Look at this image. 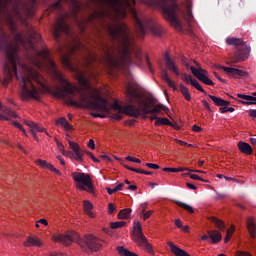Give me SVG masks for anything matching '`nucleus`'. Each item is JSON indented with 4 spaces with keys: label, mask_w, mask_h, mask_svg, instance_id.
I'll use <instances>...</instances> for the list:
<instances>
[{
    "label": "nucleus",
    "mask_w": 256,
    "mask_h": 256,
    "mask_svg": "<svg viewBox=\"0 0 256 256\" xmlns=\"http://www.w3.org/2000/svg\"><path fill=\"white\" fill-rule=\"evenodd\" d=\"M227 231H229V235L232 236L233 233L235 232V226H232L230 229H228Z\"/></svg>",
    "instance_id": "obj_62"
},
{
    "label": "nucleus",
    "mask_w": 256,
    "mask_h": 256,
    "mask_svg": "<svg viewBox=\"0 0 256 256\" xmlns=\"http://www.w3.org/2000/svg\"><path fill=\"white\" fill-rule=\"evenodd\" d=\"M185 175H187L188 177H190V179H193L194 181H202V183H207V181L201 178L199 175L191 173H186Z\"/></svg>",
    "instance_id": "obj_35"
},
{
    "label": "nucleus",
    "mask_w": 256,
    "mask_h": 256,
    "mask_svg": "<svg viewBox=\"0 0 256 256\" xmlns=\"http://www.w3.org/2000/svg\"><path fill=\"white\" fill-rule=\"evenodd\" d=\"M238 149L245 155H251L253 153V148L247 142H238Z\"/></svg>",
    "instance_id": "obj_20"
},
{
    "label": "nucleus",
    "mask_w": 256,
    "mask_h": 256,
    "mask_svg": "<svg viewBox=\"0 0 256 256\" xmlns=\"http://www.w3.org/2000/svg\"><path fill=\"white\" fill-rule=\"evenodd\" d=\"M123 112H118L116 114H112V118L115 119L116 121H121V119H123V115L121 114Z\"/></svg>",
    "instance_id": "obj_39"
},
{
    "label": "nucleus",
    "mask_w": 256,
    "mask_h": 256,
    "mask_svg": "<svg viewBox=\"0 0 256 256\" xmlns=\"http://www.w3.org/2000/svg\"><path fill=\"white\" fill-rule=\"evenodd\" d=\"M46 169H49V171L56 173V175H61V171H59L57 168H55V166H53L50 163H48V165L46 166Z\"/></svg>",
    "instance_id": "obj_36"
},
{
    "label": "nucleus",
    "mask_w": 256,
    "mask_h": 256,
    "mask_svg": "<svg viewBox=\"0 0 256 256\" xmlns=\"http://www.w3.org/2000/svg\"><path fill=\"white\" fill-rule=\"evenodd\" d=\"M248 115L249 117H252V119H256V109H250Z\"/></svg>",
    "instance_id": "obj_46"
},
{
    "label": "nucleus",
    "mask_w": 256,
    "mask_h": 256,
    "mask_svg": "<svg viewBox=\"0 0 256 256\" xmlns=\"http://www.w3.org/2000/svg\"><path fill=\"white\" fill-rule=\"evenodd\" d=\"M102 231L106 233V235H113V228H103Z\"/></svg>",
    "instance_id": "obj_48"
},
{
    "label": "nucleus",
    "mask_w": 256,
    "mask_h": 256,
    "mask_svg": "<svg viewBox=\"0 0 256 256\" xmlns=\"http://www.w3.org/2000/svg\"><path fill=\"white\" fill-rule=\"evenodd\" d=\"M128 189H129L130 191H136L137 185H130V186H128Z\"/></svg>",
    "instance_id": "obj_63"
},
{
    "label": "nucleus",
    "mask_w": 256,
    "mask_h": 256,
    "mask_svg": "<svg viewBox=\"0 0 256 256\" xmlns=\"http://www.w3.org/2000/svg\"><path fill=\"white\" fill-rule=\"evenodd\" d=\"M174 203H176V205H178V207H181V209H184L188 213H195V211L193 210V207H191V205H189L185 202L175 200Z\"/></svg>",
    "instance_id": "obj_24"
},
{
    "label": "nucleus",
    "mask_w": 256,
    "mask_h": 256,
    "mask_svg": "<svg viewBox=\"0 0 256 256\" xmlns=\"http://www.w3.org/2000/svg\"><path fill=\"white\" fill-rule=\"evenodd\" d=\"M117 251L122 256H138L137 254L129 251L128 249H125V247H123V246H119L117 248Z\"/></svg>",
    "instance_id": "obj_29"
},
{
    "label": "nucleus",
    "mask_w": 256,
    "mask_h": 256,
    "mask_svg": "<svg viewBox=\"0 0 256 256\" xmlns=\"http://www.w3.org/2000/svg\"><path fill=\"white\" fill-rule=\"evenodd\" d=\"M123 187H125V184L120 183L114 189L107 188V193H108V195H113V193H117V191H121V189H123Z\"/></svg>",
    "instance_id": "obj_34"
},
{
    "label": "nucleus",
    "mask_w": 256,
    "mask_h": 256,
    "mask_svg": "<svg viewBox=\"0 0 256 256\" xmlns=\"http://www.w3.org/2000/svg\"><path fill=\"white\" fill-rule=\"evenodd\" d=\"M182 79L188 85L190 84V85H192V87H195V89H197V91H200L204 95H207V97H209V99H212L213 103L215 105H217V107H223V99L219 98L217 96L211 95V94H207V91H205V89H203L201 84H199V82L196 79H193V77L191 75L184 74Z\"/></svg>",
    "instance_id": "obj_8"
},
{
    "label": "nucleus",
    "mask_w": 256,
    "mask_h": 256,
    "mask_svg": "<svg viewBox=\"0 0 256 256\" xmlns=\"http://www.w3.org/2000/svg\"><path fill=\"white\" fill-rule=\"evenodd\" d=\"M107 7L108 9L102 8L101 10L85 15V10L89 9V6H71L70 13L59 16L55 24L52 25V35L57 43L61 41V33L71 35V27L67 24V19H74L82 26V31H85L86 27H93L98 36L99 41L97 45L102 54L99 57L97 54H93V52L87 50V55L84 56L82 64L85 68L84 71L79 67L81 62L78 61V64H75L72 60V57L81 53L83 49L81 42L66 46V54L60 48V59L63 67L76 73V77L82 87L77 88L70 84L63 77V74L59 72L57 64H55V61L49 55V50L43 49L39 51L35 48V44L41 41V35L29 24L27 17H33L37 6H16V21H19L25 27L22 33L17 32L16 24V79L20 81L22 99L41 101V90L31 82L36 81V83H41V75L25 64H21L19 45L22 47L28 46L33 51L37 59L34 64L37 67H41L43 61H45L54 77L62 83V87H57L54 92L56 97L67 99L69 95L78 93V102L70 98L68 99V105L77 107L78 109H93L94 111L107 113V115L111 113V109H114V111L138 119L139 108L135 105L123 107L117 101L111 105L107 99L101 96V92L97 88L93 89L91 95H89L87 91L91 89V84H89L88 78H97L95 63L103 65L108 71H113V69H119L123 65H131L133 63L141 65L143 62L141 48L135 44V38L129 30V26L123 21V19H127L128 13L134 19L136 35L140 39L145 37L147 31H152L154 35H161L163 30L159 25L153 23V20L139 16L135 6Z\"/></svg>",
    "instance_id": "obj_1"
},
{
    "label": "nucleus",
    "mask_w": 256,
    "mask_h": 256,
    "mask_svg": "<svg viewBox=\"0 0 256 256\" xmlns=\"http://www.w3.org/2000/svg\"><path fill=\"white\" fill-rule=\"evenodd\" d=\"M163 171H165L166 173H181L183 171H189V168H183V167H179V168H163Z\"/></svg>",
    "instance_id": "obj_31"
},
{
    "label": "nucleus",
    "mask_w": 256,
    "mask_h": 256,
    "mask_svg": "<svg viewBox=\"0 0 256 256\" xmlns=\"http://www.w3.org/2000/svg\"><path fill=\"white\" fill-rule=\"evenodd\" d=\"M127 222L125 221H118V222H111L110 227L111 229H121V227H125Z\"/></svg>",
    "instance_id": "obj_33"
},
{
    "label": "nucleus",
    "mask_w": 256,
    "mask_h": 256,
    "mask_svg": "<svg viewBox=\"0 0 256 256\" xmlns=\"http://www.w3.org/2000/svg\"><path fill=\"white\" fill-rule=\"evenodd\" d=\"M86 155H88V157H90L94 163H99V159H97L91 152H86Z\"/></svg>",
    "instance_id": "obj_43"
},
{
    "label": "nucleus",
    "mask_w": 256,
    "mask_h": 256,
    "mask_svg": "<svg viewBox=\"0 0 256 256\" xmlns=\"http://www.w3.org/2000/svg\"><path fill=\"white\" fill-rule=\"evenodd\" d=\"M146 167H149V169H160L158 164L153 163H146Z\"/></svg>",
    "instance_id": "obj_47"
},
{
    "label": "nucleus",
    "mask_w": 256,
    "mask_h": 256,
    "mask_svg": "<svg viewBox=\"0 0 256 256\" xmlns=\"http://www.w3.org/2000/svg\"><path fill=\"white\" fill-rule=\"evenodd\" d=\"M56 123L57 125H61V127H64L66 131H73V126L69 124V122L67 121V118L65 117H61L60 119L57 120Z\"/></svg>",
    "instance_id": "obj_23"
},
{
    "label": "nucleus",
    "mask_w": 256,
    "mask_h": 256,
    "mask_svg": "<svg viewBox=\"0 0 256 256\" xmlns=\"http://www.w3.org/2000/svg\"><path fill=\"white\" fill-rule=\"evenodd\" d=\"M114 212H115V205L113 203H109L108 204V213H109V215H113Z\"/></svg>",
    "instance_id": "obj_42"
},
{
    "label": "nucleus",
    "mask_w": 256,
    "mask_h": 256,
    "mask_svg": "<svg viewBox=\"0 0 256 256\" xmlns=\"http://www.w3.org/2000/svg\"><path fill=\"white\" fill-rule=\"evenodd\" d=\"M182 15L186 23H188L189 27H191V25H193L194 19H193V11L189 7V5L187 6L186 11L182 12Z\"/></svg>",
    "instance_id": "obj_22"
},
{
    "label": "nucleus",
    "mask_w": 256,
    "mask_h": 256,
    "mask_svg": "<svg viewBox=\"0 0 256 256\" xmlns=\"http://www.w3.org/2000/svg\"><path fill=\"white\" fill-rule=\"evenodd\" d=\"M180 91H181L184 99H186V101H191V93H189V88H187L183 84H180Z\"/></svg>",
    "instance_id": "obj_27"
},
{
    "label": "nucleus",
    "mask_w": 256,
    "mask_h": 256,
    "mask_svg": "<svg viewBox=\"0 0 256 256\" xmlns=\"http://www.w3.org/2000/svg\"><path fill=\"white\" fill-rule=\"evenodd\" d=\"M126 161H131L132 163H141V159L135 158L133 156H127Z\"/></svg>",
    "instance_id": "obj_38"
},
{
    "label": "nucleus",
    "mask_w": 256,
    "mask_h": 256,
    "mask_svg": "<svg viewBox=\"0 0 256 256\" xmlns=\"http://www.w3.org/2000/svg\"><path fill=\"white\" fill-rule=\"evenodd\" d=\"M131 209L125 208L119 211L118 213V219H129L131 217Z\"/></svg>",
    "instance_id": "obj_25"
},
{
    "label": "nucleus",
    "mask_w": 256,
    "mask_h": 256,
    "mask_svg": "<svg viewBox=\"0 0 256 256\" xmlns=\"http://www.w3.org/2000/svg\"><path fill=\"white\" fill-rule=\"evenodd\" d=\"M227 45H234L236 47V51L234 52L233 57L231 58L232 63H239L240 61H245L247 57H249V51L251 48L243 42L241 38H227Z\"/></svg>",
    "instance_id": "obj_5"
},
{
    "label": "nucleus",
    "mask_w": 256,
    "mask_h": 256,
    "mask_svg": "<svg viewBox=\"0 0 256 256\" xmlns=\"http://www.w3.org/2000/svg\"><path fill=\"white\" fill-rule=\"evenodd\" d=\"M237 97L239 99H242V100H239L240 103H242V105H256V99L255 97L252 95H247V94H237Z\"/></svg>",
    "instance_id": "obj_16"
},
{
    "label": "nucleus",
    "mask_w": 256,
    "mask_h": 256,
    "mask_svg": "<svg viewBox=\"0 0 256 256\" xmlns=\"http://www.w3.org/2000/svg\"><path fill=\"white\" fill-rule=\"evenodd\" d=\"M158 119H159V117L157 115H155V114H152L150 116V121H157Z\"/></svg>",
    "instance_id": "obj_60"
},
{
    "label": "nucleus",
    "mask_w": 256,
    "mask_h": 256,
    "mask_svg": "<svg viewBox=\"0 0 256 256\" xmlns=\"http://www.w3.org/2000/svg\"><path fill=\"white\" fill-rule=\"evenodd\" d=\"M247 223V230L250 236V246L252 249L256 247V223L253 217H249L246 221Z\"/></svg>",
    "instance_id": "obj_10"
},
{
    "label": "nucleus",
    "mask_w": 256,
    "mask_h": 256,
    "mask_svg": "<svg viewBox=\"0 0 256 256\" xmlns=\"http://www.w3.org/2000/svg\"><path fill=\"white\" fill-rule=\"evenodd\" d=\"M52 240L55 243H62L65 247H70V245L75 242L82 249H90V251H99L102 245L99 243L97 237L88 234L84 238L79 237V234L75 231H68L65 234H54Z\"/></svg>",
    "instance_id": "obj_2"
},
{
    "label": "nucleus",
    "mask_w": 256,
    "mask_h": 256,
    "mask_svg": "<svg viewBox=\"0 0 256 256\" xmlns=\"http://www.w3.org/2000/svg\"><path fill=\"white\" fill-rule=\"evenodd\" d=\"M68 143L71 149L74 151L75 159L80 163H83V151L81 150V147H79V144L71 140H69Z\"/></svg>",
    "instance_id": "obj_13"
},
{
    "label": "nucleus",
    "mask_w": 256,
    "mask_h": 256,
    "mask_svg": "<svg viewBox=\"0 0 256 256\" xmlns=\"http://www.w3.org/2000/svg\"><path fill=\"white\" fill-rule=\"evenodd\" d=\"M186 185H187L188 189H192L193 191H197V186H195L194 184L187 183Z\"/></svg>",
    "instance_id": "obj_55"
},
{
    "label": "nucleus",
    "mask_w": 256,
    "mask_h": 256,
    "mask_svg": "<svg viewBox=\"0 0 256 256\" xmlns=\"http://www.w3.org/2000/svg\"><path fill=\"white\" fill-rule=\"evenodd\" d=\"M250 143L255 146L256 145V138H250Z\"/></svg>",
    "instance_id": "obj_64"
},
{
    "label": "nucleus",
    "mask_w": 256,
    "mask_h": 256,
    "mask_svg": "<svg viewBox=\"0 0 256 256\" xmlns=\"http://www.w3.org/2000/svg\"><path fill=\"white\" fill-rule=\"evenodd\" d=\"M150 7H161L163 15L169 23L175 27L178 31H183V26L179 21V13H181V8L177 4V0H150L148 1Z\"/></svg>",
    "instance_id": "obj_3"
},
{
    "label": "nucleus",
    "mask_w": 256,
    "mask_h": 256,
    "mask_svg": "<svg viewBox=\"0 0 256 256\" xmlns=\"http://www.w3.org/2000/svg\"><path fill=\"white\" fill-rule=\"evenodd\" d=\"M167 245L175 256H190L189 253L179 248V246L175 245L173 242H167Z\"/></svg>",
    "instance_id": "obj_18"
},
{
    "label": "nucleus",
    "mask_w": 256,
    "mask_h": 256,
    "mask_svg": "<svg viewBox=\"0 0 256 256\" xmlns=\"http://www.w3.org/2000/svg\"><path fill=\"white\" fill-rule=\"evenodd\" d=\"M210 220L218 229H220V231H225V223L223 221L219 220L216 217H212L210 218Z\"/></svg>",
    "instance_id": "obj_28"
},
{
    "label": "nucleus",
    "mask_w": 256,
    "mask_h": 256,
    "mask_svg": "<svg viewBox=\"0 0 256 256\" xmlns=\"http://www.w3.org/2000/svg\"><path fill=\"white\" fill-rule=\"evenodd\" d=\"M236 256H251V253L239 250L236 252Z\"/></svg>",
    "instance_id": "obj_44"
},
{
    "label": "nucleus",
    "mask_w": 256,
    "mask_h": 256,
    "mask_svg": "<svg viewBox=\"0 0 256 256\" xmlns=\"http://www.w3.org/2000/svg\"><path fill=\"white\" fill-rule=\"evenodd\" d=\"M214 76L216 77V79H218V81H221V83H227L225 79L221 78V76H219L217 72L214 73Z\"/></svg>",
    "instance_id": "obj_54"
},
{
    "label": "nucleus",
    "mask_w": 256,
    "mask_h": 256,
    "mask_svg": "<svg viewBox=\"0 0 256 256\" xmlns=\"http://www.w3.org/2000/svg\"><path fill=\"white\" fill-rule=\"evenodd\" d=\"M24 123L30 127V131H32V134H33V138L36 140V141H39V137H37V134L36 133H46V135H49L47 133V131L45 130L44 127L40 126L39 124L33 122V121H29V120H26L24 121Z\"/></svg>",
    "instance_id": "obj_12"
},
{
    "label": "nucleus",
    "mask_w": 256,
    "mask_h": 256,
    "mask_svg": "<svg viewBox=\"0 0 256 256\" xmlns=\"http://www.w3.org/2000/svg\"><path fill=\"white\" fill-rule=\"evenodd\" d=\"M72 179L76 183L77 189L80 191H86L90 195H95V187L93 186V180L89 174L83 172H73Z\"/></svg>",
    "instance_id": "obj_6"
},
{
    "label": "nucleus",
    "mask_w": 256,
    "mask_h": 256,
    "mask_svg": "<svg viewBox=\"0 0 256 256\" xmlns=\"http://www.w3.org/2000/svg\"><path fill=\"white\" fill-rule=\"evenodd\" d=\"M132 239L139 245V247H143L145 251H147L150 255H153V246L149 244L147 237H145V234H143V228L141 227L140 222H137L134 225Z\"/></svg>",
    "instance_id": "obj_7"
},
{
    "label": "nucleus",
    "mask_w": 256,
    "mask_h": 256,
    "mask_svg": "<svg viewBox=\"0 0 256 256\" xmlns=\"http://www.w3.org/2000/svg\"><path fill=\"white\" fill-rule=\"evenodd\" d=\"M43 242L37 236H29L24 242V247H42Z\"/></svg>",
    "instance_id": "obj_15"
},
{
    "label": "nucleus",
    "mask_w": 256,
    "mask_h": 256,
    "mask_svg": "<svg viewBox=\"0 0 256 256\" xmlns=\"http://www.w3.org/2000/svg\"><path fill=\"white\" fill-rule=\"evenodd\" d=\"M202 130H203V128H201L198 125L192 126V131H195L196 133H201Z\"/></svg>",
    "instance_id": "obj_49"
},
{
    "label": "nucleus",
    "mask_w": 256,
    "mask_h": 256,
    "mask_svg": "<svg viewBox=\"0 0 256 256\" xmlns=\"http://www.w3.org/2000/svg\"><path fill=\"white\" fill-rule=\"evenodd\" d=\"M161 110L166 111L167 107H165L163 104H158L150 109V115H155V113H161Z\"/></svg>",
    "instance_id": "obj_30"
},
{
    "label": "nucleus",
    "mask_w": 256,
    "mask_h": 256,
    "mask_svg": "<svg viewBox=\"0 0 256 256\" xmlns=\"http://www.w3.org/2000/svg\"><path fill=\"white\" fill-rule=\"evenodd\" d=\"M202 104L204 105V107H205V109L207 110V111H212L211 110V106H209V103L208 102H206V100H202Z\"/></svg>",
    "instance_id": "obj_51"
},
{
    "label": "nucleus",
    "mask_w": 256,
    "mask_h": 256,
    "mask_svg": "<svg viewBox=\"0 0 256 256\" xmlns=\"http://www.w3.org/2000/svg\"><path fill=\"white\" fill-rule=\"evenodd\" d=\"M227 105H231V102L222 99V107H227Z\"/></svg>",
    "instance_id": "obj_59"
},
{
    "label": "nucleus",
    "mask_w": 256,
    "mask_h": 256,
    "mask_svg": "<svg viewBox=\"0 0 256 256\" xmlns=\"http://www.w3.org/2000/svg\"><path fill=\"white\" fill-rule=\"evenodd\" d=\"M175 225L178 227V229L183 228V222H181V219H176Z\"/></svg>",
    "instance_id": "obj_50"
},
{
    "label": "nucleus",
    "mask_w": 256,
    "mask_h": 256,
    "mask_svg": "<svg viewBox=\"0 0 256 256\" xmlns=\"http://www.w3.org/2000/svg\"><path fill=\"white\" fill-rule=\"evenodd\" d=\"M88 147L92 150L95 149V141L93 139L89 140Z\"/></svg>",
    "instance_id": "obj_52"
},
{
    "label": "nucleus",
    "mask_w": 256,
    "mask_h": 256,
    "mask_svg": "<svg viewBox=\"0 0 256 256\" xmlns=\"http://www.w3.org/2000/svg\"><path fill=\"white\" fill-rule=\"evenodd\" d=\"M91 209H93V204L89 200L84 201V211H85V213H87V215L89 217H95V215L93 214Z\"/></svg>",
    "instance_id": "obj_26"
},
{
    "label": "nucleus",
    "mask_w": 256,
    "mask_h": 256,
    "mask_svg": "<svg viewBox=\"0 0 256 256\" xmlns=\"http://www.w3.org/2000/svg\"><path fill=\"white\" fill-rule=\"evenodd\" d=\"M207 235H209V238L211 239L214 245L219 243V241H221L222 239L221 232L217 230H208Z\"/></svg>",
    "instance_id": "obj_21"
},
{
    "label": "nucleus",
    "mask_w": 256,
    "mask_h": 256,
    "mask_svg": "<svg viewBox=\"0 0 256 256\" xmlns=\"http://www.w3.org/2000/svg\"><path fill=\"white\" fill-rule=\"evenodd\" d=\"M146 65H147L150 73H155V69H153V66L151 65V61H149V57H146Z\"/></svg>",
    "instance_id": "obj_40"
},
{
    "label": "nucleus",
    "mask_w": 256,
    "mask_h": 256,
    "mask_svg": "<svg viewBox=\"0 0 256 256\" xmlns=\"http://www.w3.org/2000/svg\"><path fill=\"white\" fill-rule=\"evenodd\" d=\"M14 127H16L17 129H19L20 131H22V133H24V135H27V131H25V128H23V125H21V123L19 122H13Z\"/></svg>",
    "instance_id": "obj_37"
},
{
    "label": "nucleus",
    "mask_w": 256,
    "mask_h": 256,
    "mask_svg": "<svg viewBox=\"0 0 256 256\" xmlns=\"http://www.w3.org/2000/svg\"><path fill=\"white\" fill-rule=\"evenodd\" d=\"M194 64L198 68H195L194 66L190 67V71L192 72V75L196 76V78L199 79L201 83H204V85H210V86L215 85L213 80H211L209 76H207L209 75V72L201 68V66L199 65V62L194 61Z\"/></svg>",
    "instance_id": "obj_9"
},
{
    "label": "nucleus",
    "mask_w": 256,
    "mask_h": 256,
    "mask_svg": "<svg viewBox=\"0 0 256 256\" xmlns=\"http://www.w3.org/2000/svg\"><path fill=\"white\" fill-rule=\"evenodd\" d=\"M228 107L227 106H224V107H220L219 110L221 113H228Z\"/></svg>",
    "instance_id": "obj_58"
},
{
    "label": "nucleus",
    "mask_w": 256,
    "mask_h": 256,
    "mask_svg": "<svg viewBox=\"0 0 256 256\" xmlns=\"http://www.w3.org/2000/svg\"><path fill=\"white\" fill-rule=\"evenodd\" d=\"M219 69H223V71L227 73L228 77H234L235 79H237V77H249V73L238 68L219 66Z\"/></svg>",
    "instance_id": "obj_11"
},
{
    "label": "nucleus",
    "mask_w": 256,
    "mask_h": 256,
    "mask_svg": "<svg viewBox=\"0 0 256 256\" xmlns=\"http://www.w3.org/2000/svg\"><path fill=\"white\" fill-rule=\"evenodd\" d=\"M165 61H166V67L170 71H172V73H175L177 77H179V75H181V73L179 72V68H177V65H175V62L171 59V57H169V55L165 56Z\"/></svg>",
    "instance_id": "obj_17"
},
{
    "label": "nucleus",
    "mask_w": 256,
    "mask_h": 256,
    "mask_svg": "<svg viewBox=\"0 0 256 256\" xmlns=\"http://www.w3.org/2000/svg\"><path fill=\"white\" fill-rule=\"evenodd\" d=\"M161 77L163 81H165V83H167V85L171 87V89H173L174 91H177V86L175 85V82L171 80V78H169V73H167V70L165 69L161 70Z\"/></svg>",
    "instance_id": "obj_19"
},
{
    "label": "nucleus",
    "mask_w": 256,
    "mask_h": 256,
    "mask_svg": "<svg viewBox=\"0 0 256 256\" xmlns=\"http://www.w3.org/2000/svg\"><path fill=\"white\" fill-rule=\"evenodd\" d=\"M125 93L131 103L139 105V107H136L139 110V117L141 116V113L144 115H151V107L148 103L143 101V95L137 91V88H135L133 84L128 83L126 85Z\"/></svg>",
    "instance_id": "obj_4"
},
{
    "label": "nucleus",
    "mask_w": 256,
    "mask_h": 256,
    "mask_svg": "<svg viewBox=\"0 0 256 256\" xmlns=\"http://www.w3.org/2000/svg\"><path fill=\"white\" fill-rule=\"evenodd\" d=\"M92 117H100L101 119H105V117H107V116L104 115V114L93 113V114H92Z\"/></svg>",
    "instance_id": "obj_56"
},
{
    "label": "nucleus",
    "mask_w": 256,
    "mask_h": 256,
    "mask_svg": "<svg viewBox=\"0 0 256 256\" xmlns=\"http://www.w3.org/2000/svg\"><path fill=\"white\" fill-rule=\"evenodd\" d=\"M141 215H143V220L145 221V220L149 219L151 217V215H153V211L149 210L147 212L142 213Z\"/></svg>",
    "instance_id": "obj_41"
},
{
    "label": "nucleus",
    "mask_w": 256,
    "mask_h": 256,
    "mask_svg": "<svg viewBox=\"0 0 256 256\" xmlns=\"http://www.w3.org/2000/svg\"><path fill=\"white\" fill-rule=\"evenodd\" d=\"M0 111H3V113H4V115L0 114V121H9L10 117L17 118V113H15V111H13L7 107H3V105H1V103H0Z\"/></svg>",
    "instance_id": "obj_14"
},
{
    "label": "nucleus",
    "mask_w": 256,
    "mask_h": 256,
    "mask_svg": "<svg viewBox=\"0 0 256 256\" xmlns=\"http://www.w3.org/2000/svg\"><path fill=\"white\" fill-rule=\"evenodd\" d=\"M37 163H38V165H40V167H46L47 168V166L49 165V163H47V161L41 160V159L37 160Z\"/></svg>",
    "instance_id": "obj_45"
},
{
    "label": "nucleus",
    "mask_w": 256,
    "mask_h": 256,
    "mask_svg": "<svg viewBox=\"0 0 256 256\" xmlns=\"http://www.w3.org/2000/svg\"><path fill=\"white\" fill-rule=\"evenodd\" d=\"M231 234H229V231L226 232V237L224 238L225 243H229L231 241Z\"/></svg>",
    "instance_id": "obj_53"
},
{
    "label": "nucleus",
    "mask_w": 256,
    "mask_h": 256,
    "mask_svg": "<svg viewBox=\"0 0 256 256\" xmlns=\"http://www.w3.org/2000/svg\"><path fill=\"white\" fill-rule=\"evenodd\" d=\"M155 125L159 126V125H169V127H173V123H171V121H169L168 118H158L155 121Z\"/></svg>",
    "instance_id": "obj_32"
},
{
    "label": "nucleus",
    "mask_w": 256,
    "mask_h": 256,
    "mask_svg": "<svg viewBox=\"0 0 256 256\" xmlns=\"http://www.w3.org/2000/svg\"><path fill=\"white\" fill-rule=\"evenodd\" d=\"M38 223H41L42 225H45V226L49 225V222H47L46 219H40L38 220Z\"/></svg>",
    "instance_id": "obj_57"
},
{
    "label": "nucleus",
    "mask_w": 256,
    "mask_h": 256,
    "mask_svg": "<svg viewBox=\"0 0 256 256\" xmlns=\"http://www.w3.org/2000/svg\"><path fill=\"white\" fill-rule=\"evenodd\" d=\"M57 159H58V161H60L61 165H65V159H63V157L58 156Z\"/></svg>",
    "instance_id": "obj_61"
}]
</instances>
